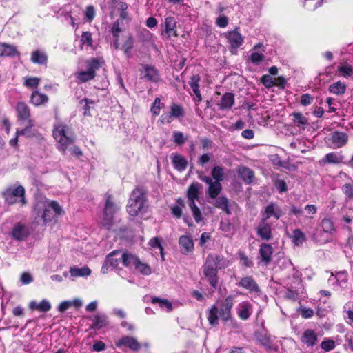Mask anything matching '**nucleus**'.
Listing matches in <instances>:
<instances>
[{"label": "nucleus", "instance_id": "1", "mask_svg": "<svg viewBox=\"0 0 353 353\" xmlns=\"http://www.w3.org/2000/svg\"><path fill=\"white\" fill-rule=\"evenodd\" d=\"M229 261L223 256L217 254H209L202 266L204 278L210 286L216 289L219 285L218 270L226 268Z\"/></svg>", "mask_w": 353, "mask_h": 353}, {"label": "nucleus", "instance_id": "2", "mask_svg": "<svg viewBox=\"0 0 353 353\" xmlns=\"http://www.w3.org/2000/svg\"><path fill=\"white\" fill-rule=\"evenodd\" d=\"M234 296L228 295L219 304L215 303L207 311V319L212 326L219 324V318L224 323L232 319V307Z\"/></svg>", "mask_w": 353, "mask_h": 353}, {"label": "nucleus", "instance_id": "3", "mask_svg": "<svg viewBox=\"0 0 353 353\" xmlns=\"http://www.w3.org/2000/svg\"><path fill=\"white\" fill-rule=\"evenodd\" d=\"M33 212L38 217H41L44 224L64 214V210L57 201H50L47 198L37 199Z\"/></svg>", "mask_w": 353, "mask_h": 353}, {"label": "nucleus", "instance_id": "4", "mask_svg": "<svg viewBox=\"0 0 353 353\" xmlns=\"http://www.w3.org/2000/svg\"><path fill=\"white\" fill-rule=\"evenodd\" d=\"M52 136L57 143V150L63 154L66 153L68 147L76 140V135L71 128L63 123L54 125Z\"/></svg>", "mask_w": 353, "mask_h": 353}, {"label": "nucleus", "instance_id": "5", "mask_svg": "<svg viewBox=\"0 0 353 353\" xmlns=\"http://www.w3.org/2000/svg\"><path fill=\"white\" fill-rule=\"evenodd\" d=\"M146 202V189L142 186H137L130 193L126 210L130 216H137L143 209Z\"/></svg>", "mask_w": 353, "mask_h": 353}, {"label": "nucleus", "instance_id": "6", "mask_svg": "<svg viewBox=\"0 0 353 353\" xmlns=\"http://www.w3.org/2000/svg\"><path fill=\"white\" fill-rule=\"evenodd\" d=\"M85 63L86 70L74 73L76 79L81 83L94 79L97 76V71L105 64V61L103 57H98L87 59Z\"/></svg>", "mask_w": 353, "mask_h": 353}, {"label": "nucleus", "instance_id": "7", "mask_svg": "<svg viewBox=\"0 0 353 353\" xmlns=\"http://www.w3.org/2000/svg\"><path fill=\"white\" fill-rule=\"evenodd\" d=\"M1 196L5 203L8 205H13L19 203L21 206H25L28 203L26 199L25 188L21 185L17 187H8L1 192Z\"/></svg>", "mask_w": 353, "mask_h": 353}, {"label": "nucleus", "instance_id": "8", "mask_svg": "<svg viewBox=\"0 0 353 353\" xmlns=\"http://www.w3.org/2000/svg\"><path fill=\"white\" fill-rule=\"evenodd\" d=\"M117 211V206L112 201V196L108 195L103 208V215L100 224L107 230H110L114 223V214Z\"/></svg>", "mask_w": 353, "mask_h": 353}, {"label": "nucleus", "instance_id": "9", "mask_svg": "<svg viewBox=\"0 0 353 353\" xmlns=\"http://www.w3.org/2000/svg\"><path fill=\"white\" fill-rule=\"evenodd\" d=\"M122 251L120 250H114L109 253L102 265L101 272L102 274H105L109 271V268L114 269L119 265Z\"/></svg>", "mask_w": 353, "mask_h": 353}, {"label": "nucleus", "instance_id": "10", "mask_svg": "<svg viewBox=\"0 0 353 353\" xmlns=\"http://www.w3.org/2000/svg\"><path fill=\"white\" fill-rule=\"evenodd\" d=\"M239 287L248 290L250 293H261V288L255 279L251 276H245L236 284Z\"/></svg>", "mask_w": 353, "mask_h": 353}, {"label": "nucleus", "instance_id": "11", "mask_svg": "<svg viewBox=\"0 0 353 353\" xmlns=\"http://www.w3.org/2000/svg\"><path fill=\"white\" fill-rule=\"evenodd\" d=\"M116 345L119 347H128L134 352L139 351L141 347V344L137 341L136 338L129 336H122L116 343Z\"/></svg>", "mask_w": 353, "mask_h": 353}, {"label": "nucleus", "instance_id": "12", "mask_svg": "<svg viewBox=\"0 0 353 353\" xmlns=\"http://www.w3.org/2000/svg\"><path fill=\"white\" fill-rule=\"evenodd\" d=\"M142 78L147 79L149 81L158 83L161 81V76L158 70L150 65H143V70H141Z\"/></svg>", "mask_w": 353, "mask_h": 353}, {"label": "nucleus", "instance_id": "13", "mask_svg": "<svg viewBox=\"0 0 353 353\" xmlns=\"http://www.w3.org/2000/svg\"><path fill=\"white\" fill-rule=\"evenodd\" d=\"M282 214L281 208L274 203H270L265 207L264 212L262 213L261 219L267 221L272 216L276 219H279Z\"/></svg>", "mask_w": 353, "mask_h": 353}, {"label": "nucleus", "instance_id": "14", "mask_svg": "<svg viewBox=\"0 0 353 353\" xmlns=\"http://www.w3.org/2000/svg\"><path fill=\"white\" fill-rule=\"evenodd\" d=\"M11 234L13 239L18 241H23L30 235V230L26 225L17 223L13 227Z\"/></svg>", "mask_w": 353, "mask_h": 353}, {"label": "nucleus", "instance_id": "15", "mask_svg": "<svg viewBox=\"0 0 353 353\" xmlns=\"http://www.w3.org/2000/svg\"><path fill=\"white\" fill-rule=\"evenodd\" d=\"M261 261L265 265H268L272 261L273 248L270 244L263 243L260 245L259 250Z\"/></svg>", "mask_w": 353, "mask_h": 353}, {"label": "nucleus", "instance_id": "16", "mask_svg": "<svg viewBox=\"0 0 353 353\" xmlns=\"http://www.w3.org/2000/svg\"><path fill=\"white\" fill-rule=\"evenodd\" d=\"M256 234L262 240L270 241L272 238L271 225L261 219L256 228Z\"/></svg>", "mask_w": 353, "mask_h": 353}, {"label": "nucleus", "instance_id": "17", "mask_svg": "<svg viewBox=\"0 0 353 353\" xmlns=\"http://www.w3.org/2000/svg\"><path fill=\"white\" fill-rule=\"evenodd\" d=\"M179 245L181 253L185 255L192 252L194 248L192 237L188 235H182L179 237Z\"/></svg>", "mask_w": 353, "mask_h": 353}, {"label": "nucleus", "instance_id": "18", "mask_svg": "<svg viewBox=\"0 0 353 353\" xmlns=\"http://www.w3.org/2000/svg\"><path fill=\"white\" fill-rule=\"evenodd\" d=\"M176 21L174 17L169 16L165 17L164 26H165V34L168 38L176 37L178 36L176 33Z\"/></svg>", "mask_w": 353, "mask_h": 353}, {"label": "nucleus", "instance_id": "19", "mask_svg": "<svg viewBox=\"0 0 353 353\" xmlns=\"http://www.w3.org/2000/svg\"><path fill=\"white\" fill-rule=\"evenodd\" d=\"M16 112L17 114V117L19 120L21 121H28L32 120L30 119L31 112L30 109L28 105L23 101H19L16 104Z\"/></svg>", "mask_w": 353, "mask_h": 353}, {"label": "nucleus", "instance_id": "20", "mask_svg": "<svg viewBox=\"0 0 353 353\" xmlns=\"http://www.w3.org/2000/svg\"><path fill=\"white\" fill-rule=\"evenodd\" d=\"M301 341L307 347H314L317 344V334L314 330L307 329L303 332Z\"/></svg>", "mask_w": 353, "mask_h": 353}, {"label": "nucleus", "instance_id": "21", "mask_svg": "<svg viewBox=\"0 0 353 353\" xmlns=\"http://www.w3.org/2000/svg\"><path fill=\"white\" fill-rule=\"evenodd\" d=\"M234 94L232 92H225L217 103L220 110H229L234 104Z\"/></svg>", "mask_w": 353, "mask_h": 353}, {"label": "nucleus", "instance_id": "22", "mask_svg": "<svg viewBox=\"0 0 353 353\" xmlns=\"http://www.w3.org/2000/svg\"><path fill=\"white\" fill-rule=\"evenodd\" d=\"M236 313L241 320L247 321L252 314V304L247 301L240 303Z\"/></svg>", "mask_w": 353, "mask_h": 353}, {"label": "nucleus", "instance_id": "23", "mask_svg": "<svg viewBox=\"0 0 353 353\" xmlns=\"http://www.w3.org/2000/svg\"><path fill=\"white\" fill-rule=\"evenodd\" d=\"M349 137L347 133L340 131H334L330 137V141L336 148H342L348 141Z\"/></svg>", "mask_w": 353, "mask_h": 353}, {"label": "nucleus", "instance_id": "24", "mask_svg": "<svg viewBox=\"0 0 353 353\" xmlns=\"http://www.w3.org/2000/svg\"><path fill=\"white\" fill-rule=\"evenodd\" d=\"M214 199V201L212 203L215 208L221 210L228 215L231 214L229 200L225 196H217Z\"/></svg>", "mask_w": 353, "mask_h": 353}, {"label": "nucleus", "instance_id": "25", "mask_svg": "<svg viewBox=\"0 0 353 353\" xmlns=\"http://www.w3.org/2000/svg\"><path fill=\"white\" fill-rule=\"evenodd\" d=\"M237 172L239 176L246 184H250L253 182L254 179V173L252 170L245 166H241L238 168Z\"/></svg>", "mask_w": 353, "mask_h": 353}, {"label": "nucleus", "instance_id": "26", "mask_svg": "<svg viewBox=\"0 0 353 353\" xmlns=\"http://www.w3.org/2000/svg\"><path fill=\"white\" fill-rule=\"evenodd\" d=\"M293 117L292 122L294 126L300 130H304L308 124V119L301 112H292L290 114Z\"/></svg>", "mask_w": 353, "mask_h": 353}, {"label": "nucleus", "instance_id": "27", "mask_svg": "<svg viewBox=\"0 0 353 353\" xmlns=\"http://www.w3.org/2000/svg\"><path fill=\"white\" fill-rule=\"evenodd\" d=\"M172 163L174 169L179 172L184 171L188 166V161L180 154H173Z\"/></svg>", "mask_w": 353, "mask_h": 353}, {"label": "nucleus", "instance_id": "28", "mask_svg": "<svg viewBox=\"0 0 353 353\" xmlns=\"http://www.w3.org/2000/svg\"><path fill=\"white\" fill-rule=\"evenodd\" d=\"M121 258L122 264L126 268L135 266L139 260L138 256L128 252H121Z\"/></svg>", "mask_w": 353, "mask_h": 353}, {"label": "nucleus", "instance_id": "29", "mask_svg": "<svg viewBox=\"0 0 353 353\" xmlns=\"http://www.w3.org/2000/svg\"><path fill=\"white\" fill-rule=\"evenodd\" d=\"M48 97L46 94L40 93L39 91H33L30 97V102L35 106H39L47 103Z\"/></svg>", "mask_w": 353, "mask_h": 353}, {"label": "nucleus", "instance_id": "30", "mask_svg": "<svg viewBox=\"0 0 353 353\" xmlns=\"http://www.w3.org/2000/svg\"><path fill=\"white\" fill-rule=\"evenodd\" d=\"M201 185L198 182L192 183L187 190L186 196L188 200L199 199V188Z\"/></svg>", "mask_w": 353, "mask_h": 353}, {"label": "nucleus", "instance_id": "31", "mask_svg": "<svg viewBox=\"0 0 353 353\" xmlns=\"http://www.w3.org/2000/svg\"><path fill=\"white\" fill-rule=\"evenodd\" d=\"M222 191V185L220 182L213 181L209 185L207 194L210 199H216Z\"/></svg>", "mask_w": 353, "mask_h": 353}, {"label": "nucleus", "instance_id": "32", "mask_svg": "<svg viewBox=\"0 0 353 353\" xmlns=\"http://www.w3.org/2000/svg\"><path fill=\"white\" fill-rule=\"evenodd\" d=\"M123 30L124 25L123 21H120L119 20H117L112 24L110 32L112 34V37L115 39V44H117V43L118 42L119 39L121 35L122 32H123Z\"/></svg>", "mask_w": 353, "mask_h": 353}, {"label": "nucleus", "instance_id": "33", "mask_svg": "<svg viewBox=\"0 0 353 353\" xmlns=\"http://www.w3.org/2000/svg\"><path fill=\"white\" fill-rule=\"evenodd\" d=\"M108 325V319L105 315L97 314L94 317V323L91 325L90 328L94 330H99Z\"/></svg>", "mask_w": 353, "mask_h": 353}, {"label": "nucleus", "instance_id": "34", "mask_svg": "<svg viewBox=\"0 0 353 353\" xmlns=\"http://www.w3.org/2000/svg\"><path fill=\"white\" fill-rule=\"evenodd\" d=\"M226 38L230 44H241L243 41V37L237 30L228 32Z\"/></svg>", "mask_w": 353, "mask_h": 353}, {"label": "nucleus", "instance_id": "35", "mask_svg": "<svg viewBox=\"0 0 353 353\" xmlns=\"http://www.w3.org/2000/svg\"><path fill=\"white\" fill-rule=\"evenodd\" d=\"M343 159L342 155H339L336 152H330L324 157L322 161L325 163L339 164L343 162Z\"/></svg>", "mask_w": 353, "mask_h": 353}, {"label": "nucleus", "instance_id": "36", "mask_svg": "<svg viewBox=\"0 0 353 353\" xmlns=\"http://www.w3.org/2000/svg\"><path fill=\"white\" fill-rule=\"evenodd\" d=\"M346 85L341 81H337L329 86L330 92L336 94L343 95L346 91Z\"/></svg>", "mask_w": 353, "mask_h": 353}, {"label": "nucleus", "instance_id": "37", "mask_svg": "<svg viewBox=\"0 0 353 353\" xmlns=\"http://www.w3.org/2000/svg\"><path fill=\"white\" fill-rule=\"evenodd\" d=\"M292 243L296 246L301 245L306 241L305 234L300 229L292 231Z\"/></svg>", "mask_w": 353, "mask_h": 353}, {"label": "nucleus", "instance_id": "38", "mask_svg": "<svg viewBox=\"0 0 353 353\" xmlns=\"http://www.w3.org/2000/svg\"><path fill=\"white\" fill-rule=\"evenodd\" d=\"M321 227L323 231L330 234H333L336 230L333 221L330 218H324L321 220Z\"/></svg>", "mask_w": 353, "mask_h": 353}, {"label": "nucleus", "instance_id": "39", "mask_svg": "<svg viewBox=\"0 0 353 353\" xmlns=\"http://www.w3.org/2000/svg\"><path fill=\"white\" fill-rule=\"evenodd\" d=\"M31 61L34 63L44 64L47 61V56L43 52L36 50L32 52Z\"/></svg>", "mask_w": 353, "mask_h": 353}, {"label": "nucleus", "instance_id": "40", "mask_svg": "<svg viewBox=\"0 0 353 353\" xmlns=\"http://www.w3.org/2000/svg\"><path fill=\"white\" fill-rule=\"evenodd\" d=\"M70 272L72 276H89L91 274V270L88 267H83L78 268L76 267L70 268Z\"/></svg>", "mask_w": 353, "mask_h": 353}, {"label": "nucleus", "instance_id": "41", "mask_svg": "<svg viewBox=\"0 0 353 353\" xmlns=\"http://www.w3.org/2000/svg\"><path fill=\"white\" fill-rule=\"evenodd\" d=\"M28 125L22 130H17V136H26L27 137H32L34 136V133L32 130V128L34 125L33 120H29Z\"/></svg>", "mask_w": 353, "mask_h": 353}, {"label": "nucleus", "instance_id": "42", "mask_svg": "<svg viewBox=\"0 0 353 353\" xmlns=\"http://www.w3.org/2000/svg\"><path fill=\"white\" fill-rule=\"evenodd\" d=\"M151 303L153 304L158 303L161 308L165 307L168 311L172 310V303L166 299H161V298L155 296L152 299Z\"/></svg>", "mask_w": 353, "mask_h": 353}, {"label": "nucleus", "instance_id": "43", "mask_svg": "<svg viewBox=\"0 0 353 353\" xmlns=\"http://www.w3.org/2000/svg\"><path fill=\"white\" fill-rule=\"evenodd\" d=\"M17 53L14 46H0V57H13Z\"/></svg>", "mask_w": 353, "mask_h": 353}, {"label": "nucleus", "instance_id": "44", "mask_svg": "<svg viewBox=\"0 0 353 353\" xmlns=\"http://www.w3.org/2000/svg\"><path fill=\"white\" fill-rule=\"evenodd\" d=\"M212 176L214 181L221 182L224 179V169L221 166H214L212 170Z\"/></svg>", "mask_w": 353, "mask_h": 353}, {"label": "nucleus", "instance_id": "45", "mask_svg": "<svg viewBox=\"0 0 353 353\" xmlns=\"http://www.w3.org/2000/svg\"><path fill=\"white\" fill-rule=\"evenodd\" d=\"M337 70L339 75L344 77H348L353 75V67L349 64L339 66Z\"/></svg>", "mask_w": 353, "mask_h": 353}, {"label": "nucleus", "instance_id": "46", "mask_svg": "<svg viewBox=\"0 0 353 353\" xmlns=\"http://www.w3.org/2000/svg\"><path fill=\"white\" fill-rule=\"evenodd\" d=\"M170 113L174 118L183 117L184 116V110L181 105L173 103L170 106Z\"/></svg>", "mask_w": 353, "mask_h": 353}, {"label": "nucleus", "instance_id": "47", "mask_svg": "<svg viewBox=\"0 0 353 353\" xmlns=\"http://www.w3.org/2000/svg\"><path fill=\"white\" fill-rule=\"evenodd\" d=\"M134 268L144 275H149L151 273V268L149 265L142 263L139 259Z\"/></svg>", "mask_w": 353, "mask_h": 353}, {"label": "nucleus", "instance_id": "48", "mask_svg": "<svg viewBox=\"0 0 353 353\" xmlns=\"http://www.w3.org/2000/svg\"><path fill=\"white\" fill-rule=\"evenodd\" d=\"M200 80H201V78L199 74H193L190 78L189 84H190V87L192 88L194 94L200 92V90H199Z\"/></svg>", "mask_w": 353, "mask_h": 353}, {"label": "nucleus", "instance_id": "49", "mask_svg": "<svg viewBox=\"0 0 353 353\" xmlns=\"http://www.w3.org/2000/svg\"><path fill=\"white\" fill-rule=\"evenodd\" d=\"M249 60L254 65H258L265 60L263 54L254 52L249 57Z\"/></svg>", "mask_w": 353, "mask_h": 353}, {"label": "nucleus", "instance_id": "50", "mask_svg": "<svg viewBox=\"0 0 353 353\" xmlns=\"http://www.w3.org/2000/svg\"><path fill=\"white\" fill-rule=\"evenodd\" d=\"M323 0H305L304 7L309 10H314L321 6Z\"/></svg>", "mask_w": 353, "mask_h": 353}, {"label": "nucleus", "instance_id": "51", "mask_svg": "<svg viewBox=\"0 0 353 353\" xmlns=\"http://www.w3.org/2000/svg\"><path fill=\"white\" fill-rule=\"evenodd\" d=\"M40 83V79L37 77H26L23 82V85L30 88H36Z\"/></svg>", "mask_w": 353, "mask_h": 353}, {"label": "nucleus", "instance_id": "52", "mask_svg": "<svg viewBox=\"0 0 353 353\" xmlns=\"http://www.w3.org/2000/svg\"><path fill=\"white\" fill-rule=\"evenodd\" d=\"M239 258L242 263L243 265L246 268H252L254 265L253 261L248 258L244 252L240 251L238 252Z\"/></svg>", "mask_w": 353, "mask_h": 353}, {"label": "nucleus", "instance_id": "53", "mask_svg": "<svg viewBox=\"0 0 353 353\" xmlns=\"http://www.w3.org/2000/svg\"><path fill=\"white\" fill-rule=\"evenodd\" d=\"M335 341L331 339H325L321 343V347L325 352H330L335 348Z\"/></svg>", "mask_w": 353, "mask_h": 353}, {"label": "nucleus", "instance_id": "54", "mask_svg": "<svg viewBox=\"0 0 353 353\" xmlns=\"http://www.w3.org/2000/svg\"><path fill=\"white\" fill-rule=\"evenodd\" d=\"M261 82L267 88L273 87L274 83V79L270 74H264L261 78Z\"/></svg>", "mask_w": 353, "mask_h": 353}, {"label": "nucleus", "instance_id": "55", "mask_svg": "<svg viewBox=\"0 0 353 353\" xmlns=\"http://www.w3.org/2000/svg\"><path fill=\"white\" fill-rule=\"evenodd\" d=\"M83 102L85 103V105L83 108V114L84 116H90V108H91L90 105L94 104V101L92 100H90L88 98H84L79 101L80 103H82Z\"/></svg>", "mask_w": 353, "mask_h": 353}, {"label": "nucleus", "instance_id": "56", "mask_svg": "<svg viewBox=\"0 0 353 353\" xmlns=\"http://www.w3.org/2000/svg\"><path fill=\"white\" fill-rule=\"evenodd\" d=\"M173 141L176 145H181L185 143V139L182 132L174 131L173 132Z\"/></svg>", "mask_w": 353, "mask_h": 353}, {"label": "nucleus", "instance_id": "57", "mask_svg": "<svg viewBox=\"0 0 353 353\" xmlns=\"http://www.w3.org/2000/svg\"><path fill=\"white\" fill-rule=\"evenodd\" d=\"M342 192L348 199H353V185L345 183L342 186Z\"/></svg>", "mask_w": 353, "mask_h": 353}, {"label": "nucleus", "instance_id": "58", "mask_svg": "<svg viewBox=\"0 0 353 353\" xmlns=\"http://www.w3.org/2000/svg\"><path fill=\"white\" fill-rule=\"evenodd\" d=\"M285 297L288 300L296 301L299 299V293L296 290L288 289L285 292Z\"/></svg>", "mask_w": 353, "mask_h": 353}, {"label": "nucleus", "instance_id": "59", "mask_svg": "<svg viewBox=\"0 0 353 353\" xmlns=\"http://www.w3.org/2000/svg\"><path fill=\"white\" fill-rule=\"evenodd\" d=\"M161 108V100L157 97L151 107V112L154 116H157L160 113Z\"/></svg>", "mask_w": 353, "mask_h": 353}, {"label": "nucleus", "instance_id": "60", "mask_svg": "<svg viewBox=\"0 0 353 353\" xmlns=\"http://www.w3.org/2000/svg\"><path fill=\"white\" fill-rule=\"evenodd\" d=\"M274 185H275L276 190L280 193L285 192L288 190V186L284 180L279 179V180L276 181Z\"/></svg>", "mask_w": 353, "mask_h": 353}, {"label": "nucleus", "instance_id": "61", "mask_svg": "<svg viewBox=\"0 0 353 353\" xmlns=\"http://www.w3.org/2000/svg\"><path fill=\"white\" fill-rule=\"evenodd\" d=\"M314 98L308 93L303 94L301 97V104L307 106L310 105L313 102Z\"/></svg>", "mask_w": 353, "mask_h": 353}, {"label": "nucleus", "instance_id": "62", "mask_svg": "<svg viewBox=\"0 0 353 353\" xmlns=\"http://www.w3.org/2000/svg\"><path fill=\"white\" fill-rule=\"evenodd\" d=\"M85 16L88 21H92L95 17V10L92 6H88L85 12Z\"/></svg>", "mask_w": 353, "mask_h": 353}, {"label": "nucleus", "instance_id": "63", "mask_svg": "<svg viewBox=\"0 0 353 353\" xmlns=\"http://www.w3.org/2000/svg\"><path fill=\"white\" fill-rule=\"evenodd\" d=\"M51 310V305L49 301L46 300H42L39 303V311L46 312Z\"/></svg>", "mask_w": 353, "mask_h": 353}, {"label": "nucleus", "instance_id": "64", "mask_svg": "<svg viewBox=\"0 0 353 353\" xmlns=\"http://www.w3.org/2000/svg\"><path fill=\"white\" fill-rule=\"evenodd\" d=\"M216 24L220 28H225L228 24V19L225 15H221L216 19Z\"/></svg>", "mask_w": 353, "mask_h": 353}]
</instances>
